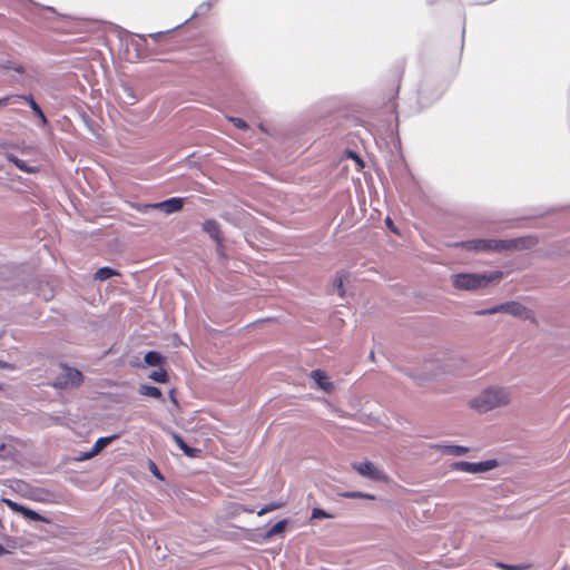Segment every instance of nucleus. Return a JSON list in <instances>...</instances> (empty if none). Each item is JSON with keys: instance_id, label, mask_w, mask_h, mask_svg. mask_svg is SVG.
<instances>
[{"instance_id": "nucleus-1", "label": "nucleus", "mask_w": 570, "mask_h": 570, "mask_svg": "<svg viewBox=\"0 0 570 570\" xmlns=\"http://www.w3.org/2000/svg\"><path fill=\"white\" fill-rule=\"evenodd\" d=\"M538 243L537 238L532 236L519 237L513 239L505 240H494V239H472L462 243L461 245L475 252H504L512 249H527L531 248Z\"/></svg>"}, {"instance_id": "nucleus-2", "label": "nucleus", "mask_w": 570, "mask_h": 570, "mask_svg": "<svg viewBox=\"0 0 570 570\" xmlns=\"http://www.w3.org/2000/svg\"><path fill=\"white\" fill-rule=\"evenodd\" d=\"M510 392L503 387H490L471 400L470 405L479 413H487L510 403Z\"/></svg>"}, {"instance_id": "nucleus-3", "label": "nucleus", "mask_w": 570, "mask_h": 570, "mask_svg": "<svg viewBox=\"0 0 570 570\" xmlns=\"http://www.w3.org/2000/svg\"><path fill=\"white\" fill-rule=\"evenodd\" d=\"M502 276V272H493L491 274H455L452 276V285L458 289H478L488 286L491 282L501 279Z\"/></svg>"}, {"instance_id": "nucleus-4", "label": "nucleus", "mask_w": 570, "mask_h": 570, "mask_svg": "<svg viewBox=\"0 0 570 570\" xmlns=\"http://www.w3.org/2000/svg\"><path fill=\"white\" fill-rule=\"evenodd\" d=\"M497 313H508L512 316L520 317L523 320L532 318V313L530 309H528L522 304L513 301L476 312L478 315H492Z\"/></svg>"}, {"instance_id": "nucleus-5", "label": "nucleus", "mask_w": 570, "mask_h": 570, "mask_svg": "<svg viewBox=\"0 0 570 570\" xmlns=\"http://www.w3.org/2000/svg\"><path fill=\"white\" fill-rule=\"evenodd\" d=\"M82 373L76 368L63 366L62 372L56 377L55 386L59 389L76 387L82 383Z\"/></svg>"}, {"instance_id": "nucleus-6", "label": "nucleus", "mask_w": 570, "mask_h": 570, "mask_svg": "<svg viewBox=\"0 0 570 570\" xmlns=\"http://www.w3.org/2000/svg\"><path fill=\"white\" fill-rule=\"evenodd\" d=\"M494 466H495V461H493V460L483 461V462H479V463L460 461V462H455L453 464V469L463 471V472H469V473L484 472V471L491 470Z\"/></svg>"}, {"instance_id": "nucleus-7", "label": "nucleus", "mask_w": 570, "mask_h": 570, "mask_svg": "<svg viewBox=\"0 0 570 570\" xmlns=\"http://www.w3.org/2000/svg\"><path fill=\"white\" fill-rule=\"evenodd\" d=\"M184 207V199L180 197H173L160 203L146 204L145 208L159 209L166 214H173L181 210Z\"/></svg>"}, {"instance_id": "nucleus-8", "label": "nucleus", "mask_w": 570, "mask_h": 570, "mask_svg": "<svg viewBox=\"0 0 570 570\" xmlns=\"http://www.w3.org/2000/svg\"><path fill=\"white\" fill-rule=\"evenodd\" d=\"M352 468L362 476L371 480L379 481L384 479V474L370 461L353 463Z\"/></svg>"}, {"instance_id": "nucleus-9", "label": "nucleus", "mask_w": 570, "mask_h": 570, "mask_svg": "<svg viewBox=\"0 0 570 570\" xmlns=\"http://www.w3.org/2000/svg\"><path fill=\"white\" fill-rule=\"evenodd\" d=\"M203 230L206 232L217 243L222 242L220 227L215 219H206L203 223Z\"/></svg>"}, {"instance_id": "nucleus-10", "label": "nucleus", "mask_w": 570, "mask_h": 570, "mask_svg": "<svg viewBox=\"0 0 570 570\" xmlns=\"http://www.w3.org/2000/svg\"><path fill=\"white\" fill-rule=\"evenodd\" d=\"M17 98H20L21 100H24L28 102V105L30 106V108L32 109V111L35 112V115L40 118V120L42 121V124H47V118L45 116V114L42 112L41 108L39 107V105L35 101V99L32 98V96H22V95H16Z\"/></svg>"}, {"instance_id": "nucleus-11", "label": "nucleus", "mask_w": 570, "mask_h": 570, "mask_svg": "<svg viewBox=\"0 0 570 570\" xmlns=\"http://www.w3.org/2000/svg\"><path fill=\"white\" fill-rule=\"evenodd\" d=\"M312 377L315 380L317 385L324 390L330 391L332 389V383L328 381L326 374L321 370H315L312 372Z\"/></svg>"}, {"instance_id": "nucleus-12", "label": "nucleus", "mask_w": 570, "mask_h": 570, "mask_svg": "<svg viewBox=\"0 0 570 570\" xmlns=\"http://www.w3.org/2000/svg\"><path fill=\"white\" fill-rule=\"evenodd\" d=\"M436 448L442 449L443 453L451 455H462L468 452V448L460 445H438Z\"/></svg>"}, {"instance_id": "nucleus-13", "label": "nucleus", "mask_w": 570, "mask_h": 570, "mask_svg": "<svg viewBox=\"0 0 570 570\" xmlns=\"http://www.w3.org/2000/svg\"><path fill=\"white\" fill-rule=\"evenodd\" d=\"M141 395L154 397V399H160L163 396L161 391L151 385H141L139 390Z\"/></svg>"}, {"instance_id": "nucleus-14", "label": "nucleus", "mask_w": 570, "mask_h": 570, "mask_svg": "<svg viewBox=\"0 0 570 570\" xmlns=\"http://www.w3.org/2000/svg\"><path fill=\"white\" fill-rule=\"evenodd\" d=\"M119 273L116 269L110 267H101L95 273V279L106 281L111 276L118 275Z\"/></svg>"}, {"instance_id": "nucleus-15", "label": "nucleus", "mask_w": 570, "mask_h": 570, "mask_svg": "<svg viewBox=\"0 0 570 570\" xmlns=\"http://www.w3.org/2000/svg\"><path fill=\"white\" fill-rule=\"evenodd\" d=\"M114 438L115 436L99 438L91 449V454L97 455L114 440Z\"/></svg>"}, {"instance_id": "nucleus-16", "label": "nucleus", "mask_w": 570, "mask_h": 570, "mask_svg": "<svg viewBox=\"0 0 570 570\" xmlns=\"http://www.w3.org/2000/svg\"><path fill=\"white\" fill-rule=\"evenodd\" d=\"M161 355L158 352L150 351L146 353L144 360L150 366H157L161 363Z\"/></svg>"}, {"instance_id": "nucleus-17", "label": "nucleus", "mask_w": 570, "mask_h": 570, "mask_svg": "<svg viewBox=\"0 0 570 570\" xmlns=\"http://www.w3.org/2000/svg\"><path fill=\"white\" fill-rule=\"evenodd\" d=\"M286 520H281L276 522L266 533V538H272L281 532H283L286 528Z\"/></svg>"}, {"instance_id": "nucleus-18", "label": "nucleus", "mask_w": 570, "mask_h": 570, "mask_svg": "<svg viewBox=\"0 0 570 570\" xmlns=\"http://www.w3.org/2000/svg\"><path fill=\"white\" fill-rule=\"evenodd\" d=\"M149 379L158 383H166L168 380L167 372L164 368H159L149 374Z\"/></svg>"}, {"instance_id": "nucleus-19", "label": "nucleus", "mask_w": 570, "mask_h": 570, "mask_svg": "<svg viewBox=\"0 0 570 570\" xmlns=\"http://www.w3.org/2000/svg\"><path fill=\"white\" fill-rule=\"evenodd\" d=\"M283 507H284V502H273V503H269V504H266L265 507H263L259 511H257V514L264 515L271 511L281 509Z\"/></svg>"}, {"instance_id": "nucleus-20", "label": "nucleus", "mask_w": 570, "mask_h": 570, "mask_svg": "<svg viewBox=\"0 0 570 570\" xmlns=\"http://www.w3.org/2000/svg\"><path fill=\"white\" fill-rule=\"evenodd\" d=\"M21 514L30 520H33V521L43 520L42 517L38 512H36L29 508H26V507H23Z\"/></svg>"}, {"instance_id": "nucleus-21", "label": "nucleus", "mask_w": 570, "mask_h": 570, "mask_svg": "<svg viewBox=\"0 0 570 570\" xmlns=\"http://www.w3.org/2000/svg\"><path fill=\"white\" fill-rule=\"evenodd\" d=\"M9 160L12 161L19 169H21L26 173L32 171L31 168H29L23 160L19 159L16 156H10Z\"/></svg>"}, {"instance_id": "nucleus-22", "label": "nucleus", "mask_w": 570, "mask_h": 570, "mask_svg": "<svg viewBox=\"0 0 570 570\" xmlns=\"http://www.w3.org/2000/svg\"><path fill=\"white\" fill-rule=\"evenodd\" d=\"M181 451L184 452L185 455H187L188 458H198L199 454H200V450L199 449H196V448H191L189 445L186 444L185 448L181 449Z\"/></svg>"}, {"instance_id": "nucleus-23", "label": "nucleus", "mask_w": 570, "mask_h": 570, "mask_svg": "<svg viewBox=\"0 0 570 570\" xmlns=\"http://www.w3.org/2000/svg\"><path fill=\"white\" fill-rule=\"evenodd\" d=\"M2 502L10 508L14 512H22L23 505L10 500V499H2Z\"/></svg>"}, {"instance_id": "nucleus-24", "label": "nucleus", "mask_w": 570, "mask_h": 570, "mask_svg": "<svg viewBox=\"0 0 570 570\" xmlns=\"http://www.w3.org/2000/svg\"><path fill=\"white\" fill-rule=\"evenodd\" d=\"M2 502L10 508L14 512H22L23 505L10 500V499H2Z\"/></svg>"}, {"instance_id": "nucleus-25", "label": "nucleus", "mask_w": 570, "mask_h": 570, "mask_svg": "<svg viewBox=\"0 0 570 570\" xmlns=\"http://www.w3.org/2000/svg\"><path fill=\"white\" fill-rule=\"evenodd\" d=\"M321 518H332V515L330 513H327L326 511H324L323 509L314 508L312 510V519H321Z\"/></svg>"}, {"instance_id": "nucleus-26", "label": "nucleus", "mask_w": 570, "mask_h": 570, "mask_svg": "<svg viewBox=\"0 0 570 570\" xmlns=\"http://www.w3.org/2000/svg\"><path fill=\"white\" fill-rule=\"evenodd\" d=\"M169 434L180 450L186 446V442L183 440V438L179 434H177L176 432H173V431H170Z\"/></svg>"}, {"instance_id": "nucleus-27", "label": "nucleus", "mask_w": 570, "mask_h": 570, "mask_svg": "<svg viewBox=\"0 0 570 570\" xmlns=\"http://www.w3.org/2000/svg\"><path fill=\"white\" fill-rule=\"evenodd\" d=\"M2 68L3 69H8V70L12 69V70H14L18 73H23L24 72V68L21 65H12L10 61H8L7 63L2 65Z\"/></svg>"}, {"instance_id": "nucleus-28", "label": "nucleus", "mask_w": 570, "mask_h": 570, "mask_svg": "<svg viewBox=\"0 0 570 570\" xmlns=\"http://www.w3.org/2000/svg\"><path fill=\"white\" fill-rule=\"evenodd\" d=\"M343 284H344V276L337 275L334 281V286L338 289L341 296H343Z\"/></svg>"}, {"instance_id": "nucleus-29", "label": "nucleus", "mask_w": 570, "mask_h": 570, "mask_svg": "<svg viewBox=\"0 0 570 570\" xmlns=\"http://www.w3.org/2000/svg\"><path fill=\"white\" fill-rule=\"evenodd\" d=\"M345 497L347 498H364V499H373L374 497L371 495V494H365V493H362V492H351V493H347L345 494Z\"/></svg>"}, {"instance_id": "nucleus-30", "label": "nucleus", "mask_w": 570, "mask_h": 570, "mask_svg": "<svg viewBox=\"0 0 570 570\" xmlns=\"http://www.w3.org/2000/svg\"><path fill=\"white\" fill-rule=\"evenodd\" d=\"M19 98H17L16 96H7V97H3V98H0V107L7 106L11 100L16 101Z\"/></svg>"}, {"instance_id": "nucleus-31", "label": "nucleus", "mask_w": 570, "mask_h": 570, "mask_svg": "<svg viewBox=\"0 0 570 570\" xmlns=\"http://www.w3.org/2000/svg\"><path fill=\"white\" fill-rule=\"evenodd\" d=\"M233 124L240 129H245L247 127L246 122L240 118H232Z\"/></svg>"}, {"instance_id": "nucleus-32", "label": "nucleus", "mask_w": 570, "mask_h": 570, "mask_svg": "<svg viewBox=\"0 0 570 570\" xmlns=\"http://www.w3.org/2000/svg\"><path fill=\"white\" fill-rule=\"evenodd\" d=\"M96 454H91V451L89 452H85V453H81L78 458L79 461H83V460H89L91 459L92 456H95Z\"/></svg>"}, {"instance_id": "nucleus-33", "label": "nucleus", "mask_w": 570, "mask_h": 570, "mask_svg": "<svg viewBox=\"0 0 570 570\" xmlns=\"http://www.w3.org/2000/svg\"><path fill=\"white\" fill-rule=\"evenodd\" d=\"M151 465V472L154 473L155 476L159 478V479H163L161 474L159 473L156 464L154 462L150 463Z\"/></svg>"}, {"instance_id": "nucleus-34", "label": "nucleus", "mask_w": 570, "mask_h": 570, "mask_svg": "<svg viewBox=\"0 0 570 570\" xmlns=\"http://www.w3.org/2000/svg\"><path fill=\"white\" fill-rule=\"evenodd\" d=\"M0 367L1 368H6V370H12L13 368V366L10 363L3 362V361H0Z\"/></svg>"}, {"instance_id": "nucleus-35", "label": "nucleus", "mask_w": 570, "mask_h": 570, "mask_svg": "<svg viewBox=\"0 0 570 570\" xmlns=\"http://www.w3.org/2000/svg\"><path fill=\"white\" fill-rule=\"evenodd\" d=\"M386 225L395 233V229L393 228L392 220L389 217L386 218Z\"/></svg>"}, {"instance_id": "nucleus-36", "label": "nucleus", "mask_w": 570, "mask_h": 570, "mask_svg": "<svg viewBox=\"0 0 570 570\" xmlns=\"http://www.w3.org/2000/svg\"><path fill=\"white\" fill-rule=\"evenodd\" d=\"M243 510L245 512H248V513H253L254 512V509H250V507L244 508Z\"/></svg>"}, {"instance_id": "nucleus-37", "label": "nucleus", "mask_w": 570, "mask_h": 570, "mask_svg": "<svg viewBox=\"0 0 570 570\" xmlns=\"http://www.w3.org/2000/svg\"><path fill=\"white\" fill-rule=\"evenodd\" d=\"M6 553L4 547L0 543V556Z\"/></svg>"}, {"instance_id": "nucleus-38", "label": "nucleus", "mask_w": 570, "mask_h": 570, "mask_svg": "<svg viewBox=\"0 0 570 570\" xmlns=\"http://www.w3.org/2000/svg\"><path fill=\"white\" fill-rule=\"evenodd\" d=\"M498 566H499V567H501V568H503V569H510V567L504 566V564H502V563H499Z\"/></svg>"}]
</instances>
